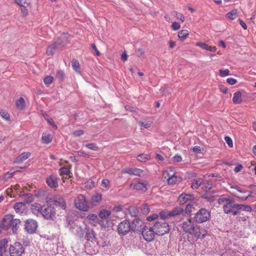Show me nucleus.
<instances>
[{
    "mask_svg": "<svg viewBox=\"0 0 256 256\" xmlns=\"http://www.w3.org/2000/svg\"><path fill=\"white\" fill-rule=\"evenodd\" d=\"M182 228L184 231L194 236L196 238H204V234H202L200 227H198L190 218L183 222Z\"/></svg>",
    "mask_w": 256,
    "mask_h": 256,
    "instance_id": "f257e3e1",
    "label": "nucleus"
},
{
    "mask_svg": "<svg viewBox=\"0 0 256 256\" xmlns=\"http://www.w3.org/2000/svg\"><path fill=\"white\" fill-rule=\"evenodd\" d=\"M20 222L19 219H14L12 215L8 214L4 218L1 224V228L4 230L12 228V232L16 233L19 228Z\"/></svg>",
    "mask_w": 256,
    "mask_h": 256,
    "instance_id": "f03ea898",
    "label": "nucleus"
},
{
    "mask_svg": "<svg viewBox=\"0 0 256 256\" xmlns=\"http://www.w3.org/2000/svg\"><path fill=\"white\" fill-rule=\"evenodd\" d=\"M76 208L82 212H88L91 208L86 200V197L82 194H78L74 199Z\"/></svg>",
    "mask_w": 256,
    "mask_h": 256,
    "instance_id": "7ed1b4c3",
    "label": "nucleus"
},
{
    "mask_svg": "<svg viewBox=\"0 0 256 256\" xmlns=\"http://www.w3.org/2000/svg\"><path fill=\"white\" fill-rule=\"evenodd\" d=\"M41 215L46 220H54L56 218V208L51 204L47 203L43 205Z\"/></svg>",
    "mask_w": 256,
    "mask_h": 256,
    "instance_id": "20e7f679",
    "label": "nucleus"
},
{
    "mask_svg": "<svg viewBox=\"0 0 256 256\" xmlns=\"http://www.w3.org/2000/svg\"><path fill=\"white\" fill-rule=\"evenodd\" d=\"M46 200L48 204H53L62 210H64L66 208V201L61 196L56 195L52 196H46Z\"/></svg>",
    "mask_w": 256,
    "mask_h": 256,
    "instance_id": "39448f33",
    "label": "nucleus"
},
{
    "mask_svg": "<svg viewBox=\"0 0 256 256\" xmlns=\"http://www.w3.org/2000/svg\"><path fill=\"white\" fill-rule=\"evenodd\" d=\"M238 205L232 198H230L226 204L223 206V210L226 214L236 216L238 214Z\"/></svg>",
    "mask_w": 256,
    "mask_h": 256,
    "instance_id": "423d86ee",
    "label": "nucleus"
},
{
    "mask_svg": "<svg viewBox=\"0 0 256 256\" xmlns=\"http://www.w3.org/2000/svg\"><path fill=\"white\" fill-rule=\"evenodd\" d=\"M210 212L206 208L200 209L196 214L194 220L198 223H202L207 221L210 218Z\"/></svg>",
    "mask_w": 256,
    "mask_h": 256,
    "instance_id": "0eeeda50",
    "label": "nucleus"
},
{
    "mask_svg": "<svg viewBox=\"0 0 256 256\" xmlns=\"http://www.w3.org/2000/svg\"><path fill=\"white\" fill-rule=\"evenodd\" d=\"M153 227L156 234L158 236L164 235L170 230L169 226L166 222H156Z\"/></svg>",
    "mask_w": 256,
    "mask_h": 256,
    "instance_id": "6e6552de",
    "label": "nucleus"
},
{
    "mask_svg": "<svg viewBox=\"0 0 256 256\" xmlns=\"http://www.w3.org/2000/svg\"><path fill=\"white\" fill-rule=\"evenodd\" d=\"M24 252V250L23 246L18 242H14L9 248L10 256H22Z\"/></svg>",
    "mask_w": 256,
    "mask_h": 256,
    "instance_id": "1a4fd4ad",
    "label": "nucleus"
},
{
    "mask_svg": "<svg viewBox=\"0 0 256 256\" xmlns=\"http://www.w3.org/2000/svg\"><path fill=\"white\" fill-rule=\"evenodd\" d=\"M142 234L146 241L150 242L154 240L156 233L154 227L152 228L144 226L142 227Z\"/></svg>",
    "mask_w": 256,
    "mask_h": 256,
    "instance_id": "9d476101",
    "label": "nucleus"
},
{
    "mask_svg": "<svg viewBox=\"0 0 256 256\" xmlns=\"http://www.w3.org/2000/svg\"><path fill=\"white\" fill-rule=\"evenodd\" d=\"M130 230V222L127 220L120 222L118 226V232L120 234L125 235Z\"/></svg>",
    "mask_w": 256,
    "mask_h": 256,
    "instance_id": "9b49d317",
    "label": "nucleus"
},
{
    "mask_svg": "<svg viewBox=\"0 0 256 256\" xmlns=\"http://www.w3.org/2000/svg\"><path fill=\"white\" fill-rule=\"evenodd\" d=\"M38 226L36 220L28 219L25 222L24 228L28 234H32L36 232Z\"/></svg>",
    "mask_w": 256,
    "mask_h": 256,
    "instance_id": "f8f14e48",
    "label": "nucleus"
},
{
    "mask_svg": "<svg viewBox=\"0 0 256 256\" xmlns=\"http://www.w3.org/2000/svg\"><path fill=\"white\" fill-rule=\"evenodd\" d=\"M110 214H111V212L108 210H101L99 212L98 216L102 219V220H100V224L102 227H103V228L108 227V224H105L104 223V220H108V219Z\"/></svg>",
    "mask_w": 256,
    "mask_h": 256,
    "instance_id": "ddd939ff",
    "label": "nucleus"
},
{
    "mask_svg": "<svg viewBox=\"0 0 256 256\" xmlns=\"http://www.w3.org/2000/svg\"><path fill=\"white\" fill-rule=\"evenodd\" d=\"M144 224L142 220L138 218H134L131 224H130L131 230L134 232H140L142 230V226Z\"/></svg>",
    "mask_w": 256,
    "mask_h": 256,
    "instance_id": "4468645a",
    "label": "nucleus"
},
{
    "mask_svg": "<svg viewBox=\"0 0 256 256\" xmlns=\"http://www.w3.org/2000/svg\"><path fill=\"white\" fill-rule=\"evenodd\" d=\"M194 200V195L190 194H181L178 198L179 204H184L188 201L192 202Z\"/></svg>",
    "mask_w": 256,
    "mask_h": 256,
    "instance_id": "2eb2a0df",
    "label": "nucleus"
},
{
    "mask_svg": "<svg viewBox=\"0 0 256 256\" xmlns=\"http://www.w3.org/2000/svg\"><path fill=\"white\" fill-rule=\"evenodd\" d=\"M70 36L68 34L64 33L62 34L56 42L59 47L64 46L68 42Z\"/></svg>",
    "mask_w": 256,
    "mask_h": 256,
    "instance_id": "dca6fc26",
    "label": "nucleus"
},
{
    "mask_svg": "<svg viewBox=\"0 0 256 256\" xmlns=\"http://www.w3.org/2000/svg\"><path fill=\"white\" fill-rule=\"evenodd\" d=\"M46 184L51 188H56L58 186V178L56 176L51 175L46 178Z\"/></svg>",
    "mask_w": 256,
    "mask_h": 256,
    "instance_id": "f3484780",
    "label": "nucleus"
},
{
    "mask_svg": "<svg viewBox=\"0 0 256 256\" xmlns=\"http://www.w3.org/2000/svg\"><path fill=\"white\" fill-rule=\"evenodd\" d=\"M43 208V206L40 204L38 203H34L31 204L30 209L32 212L34 214H41L42 209Z\"/></svg>",
    "mask_w": 256,
    "mask_h": 256,
    "instance_id": "a211bd4d",
    "label": "nucleus"
},
{
    "mask_svg": "<svg viewBox=\"0 0 256 256\" xmlns=\"http://www.w3.org/2000/svg\"><path fill=\"white\" fill-rule=\"evenodd\" d=\"M14 208L16 213L22 214L25 211L26 205L24 202H17L14 204Z\"/></svg>",
    "mask_w": 256,
    "mask_h": 256,
    "instance_id": "6ab92c4d",
    "label": "nucleus"
},
{
    "mask_svg": "<svg viewBox=\"0 0 256 256\" xmlns=\"http://www.w3.org/2000/svg\"><path fill=\"white\" fill-rule=\"evenodd\" d=\"M102 200V194H94L90 199V204L92 206H94L98 204Z\"/></svg>",
    "mask_w": 256,
    "mask_h": 256,
    "instance_id": "aec40b11",
    "label": "nucleus"
},
{
    "mask_svg": "<svg viewBox=\"0 0 256 256\" xmlns=\"http://www.w3.org/2000/svg\"><path fill=\"white\" fill-rule=\"evenodd\" d=\"M30 156V154L28 152H24L21 154L20 156H17L14 162L18 164L22 162L24 160L27 159Z\"/></svg>",
    "mask_w": 256,
    "mask_h": 256,
    "instance_id": "412c9836",
    "label": "nucleus"
},
{
    "mask_svg": "<svg viewBox=\"0 0 256 256\" xmlns=\"http://www.w3.org/2000/svg\"><path fill=\"white\" fill-rule=\"evenodd\" d=\"M242 102V93L240 91L236 92L234 94L232 102L234 104H239Z\"/></svg>",
    "mask_w": 256,
    "mask_h": 256,
    "instance_id": "4be33fe9",
    "label": "nucleus"
},
{
    "mask_svg": "<svg viewBox=\"0 0 256 256\" xmlns=\"http://www.w3.org/2000/svg\"><path fill=\"white\" fill-rule=\"evenodd\" d=\"M58 48L59 46L56 44V42H54L48 48L46 52V54L48 56H52L54 54L55 50Z\"/></svg>",
    "mask_w": 256,
    "mask_h": 256,
    "instance_id": "5701e85b",
    "label": "nucleus"
},
{
    "mask_svg": "<svg viewBox=\"0 0 256 256\" xmlns=\"http://www.w3.org/2000/svg\"><path fill=\"white\" fill-rule=\"evenodd\" d=\"M170 217H175L179 216L184 212V210L180 207H176L174 208L172 210L169 211Z\"/></svg>",
    "mask_w": 256,
    "mask_h": 256,
    "instance_id": "b1692460",
    "label": "nucleus"
},
{
    "mask_svg": "<svg viewBox=\"0 0 256 256\" xmlns=\"http://www.w3.org/2000/svg\"><path fill=\"white\" fill-rule=\"evenodd\" d=\"M202 198L208 202H212L214 201L215 198L211 192H206L202 196Z\"/></svg>",
    "mask_w": 256,
    "mask_h": 256,
    "instance_id": "393cba45",
    "label": "nucleus"
},
{
    "mask_svg": "<svg viewBox=\"0 0 256 256\" xmlns=\"http://www.w3.org/2000/svg\"><path fill=\"white\" fill-rule=\"evenodd\" d=\"M16 108L20 110H22L25 108V101L23 98L20 97L16 102Z\"/></svg>",
    "mask_w": 256,
    "mask_h": 256,
    "instance_id": "a878e982",
    "label": "nucleus"
},
{
    "mask_svg": "<svg viewBox=\"0 0 256 256\" xmlns=\"http://www.w3.org/2000/svg\"><path fill=\"white\" fill-rule=\"evenodd\" d=\"M168 178V183L169 184H174L176 183L178 180H180V178H178L176 176H174V174H172L170 176L169 174H167Z\"/></svg>",
    "mask_w": 256,
    "mask_h": 256,
    "instance_id": "bb28decb",
    "label": "nucleus"
},
{
    "mask_svg": "<svg viewBox=\"0 0 256 256\" xmlns=\"http://www.w3.org/2000/svg\"><path fill=\"white\" fill-rule=\"evenodd\" d=\"M52 136L48 134L44 133L42 134V140L44 144H49L52 142Z\"/></svg>",
    "mask_w": 256,
    "mask_h": 256,
    "instance_id": "cd10ccee",
    "label": "nucleus"
},
{
    "mask_svg": "<svg viewBox=\"0 0 256 256\" xmlns=\"http://www.w3.org/2000/svg\"><path fill=\"white\" fill-rule=\"evenodd\" d=\"M20 196H22L24 200L25 203H30L33 201L34 196L31 194H20Z\"/></svg>",
    "mask_w": 256,
    "mask_h": 256,
    "instance_id": "c85d7f7f",
    "label": "nucleus"
},
{
    "mask_svg": "<svg viewBox=\"0 0 256 256\" xmlns=\"http://www.w3.org/2000/svg\"><path fill=\"white\" fill-rule=\"evenodd\" d=\"M134 188L138 190H142L143 192H145L147 190L146 184L142 182H138L136 184L134 185Z\"/></svg>",
    "mask_w": 256,
    "mask_h": 256,
    "instance_id": "c756f323",
    "label": "nucleus"
},
{
    "mask_svg": "<svg viewBox=\"0 0 256 256\" xmlns=\"http://www.w3.org/2000/svg\"><path fill=\"white\" fill-rule=\"evenodd\" d=\"M137 158L138 161L145 162L150 158V156L148 154H142L138 155Z\"/></svg>",
    "mask_w": 256,
    "mask_h": 256,
    "instance_id": "7c9ffc66",
    "label": "nucleus"
},
{
    "mask_svg": "<svg viewBox=\"0 0 256 256\" xmlns=\"http://www.w3.org/2000/svg\"><path fill=\"white\" fill-rule=\"evenodd\" d=\"M226 18L230 20H234L236 19L238 17L237 11L236 10H232V11L228 12L226 15Z\"/></svg>",
    "mask_w": 256,
    "mask_h": 256,
    "instance_id": "2f4dec72",
    "label": "nucleus"
},
{
    "mask_svg": "<svg viewBox=\"0 0 256 256\" xmlns=\"http://www.w3.org/2000/svg\"><path fill=\"white\" fill-rule=\"evenodd\" d=\"M240 210L250 212L252 210V208H251L250 206L249 205L238 204V214L239 213Z\"/></svg>",
    "mask_w": 256,
    "mask_h": 256,
    "instance_id": "473e14b6",
    "label": "nucleus"
},
{
    "mask_svg": "<svg viewBox=\"0 0 256 256\" xmlns=\"http://www.w3.org/2000/svg\"><path fill=\"white\" fill-rule=\"evenodd\" d=\"M202 181L203 180L202 178H198L194 180L192 184V188L194 190L198 189L200 185L202 184Z\"/></svg>",
    "mask_w": 256,
    "mask_h": 256,
    "instance_id": "72a5a7b5",
    "label": "nucleus"
},
{
    "mask_svg": "<svg viewBox=\"0 0 256 256\" xmlns=\"http://www.w3.org/2000/svg\"><path fill=\"white\" fill-rule=\"evenodd\" d=\"M72 65L74 70L76 72H79L80 69V65L79 62L75 59H74L72 61Z\"/></svg>",
    "mask_w": 256,
    "mask_h": 256,
    "instance_id": "f704fd0d",
    "label": "nucleus"
},
{
    "mask_svg": "<svg viewBox=\"0 0 256 256\" xmlns=\"http://www.w3.org/2000/svg\"><path fill=\"white\" fill-rule=\"evenodd\" d=\"M189 34V32L187 30H182L178 33V36L182 40H184Z\"/></svg>",
    "mask_w": 256,
    "mask_h": 256,
    "instance_id": "c9c22d12",
    "label": "nucleus"
},
{
    "mask_svg": "<svg viewBox=\"0 0 256 256\" xmlns=\"http://www.w3.org/2000/svg\"><path fill=\"white\" fill-rule=\"evenodd\" d=\"M20 6L26 8L29 4L28 0H14Z\"/></svg>",
    "mask_w": 256,
    "mask_h": 256,
    "instance_id": "e433bc0d",
    "label": "nucleus"
},
{
    "mask_svg": "<svg viewBox=\"0 0 256 256\" xmlns=\"http://www.w3.org/2000/svg\"><path fill=\"white\" fill-rule=\"evenodd\" d=\"M56 78L60 81L63 80L64 78V72L60 70H58L56 72Z\"/></svg>",
    "mask_w": 256,
    "mask_h": 256,
    "instance_id": "4c0bfd02",
    "label": "nucleus"
},
{
    "mask_svg": "<svg viewBox=\"0 0 256 256\" xmlns=\"http://www.w3.org/2000/svg\"><path fill=\"white\" fill-rule=\"evenodd\" d=\"M170 212L168 210L162 211L160 212V216L162 220L168 218L170 216Z\"/></svg>",
    "mask_w": 256,
    "mask_h": 256,
    "instance_id": "58836bf2",
    "label": "nucleus"
},
{
    "mask_svg": "<svg viewBox=\"0 0 256 256\" xmlns=\"http://www.w3.org/2000/svg\"><path fill=\"white\" fill-rule=\"evenodd\" d=\"M59 172L60 175L68 176L70 173V170L66 167L60 168Z\"/></svg>",
    "mask_w": 256,
    "mask_h": 256,
    "instance_id": "ea45409f",
    "label": "nucleus"
},
{
    "mask_svg": "<svg viewBox=\"0 0 256 256\" xmlns=\"http://www.w3.org/2000/svg\"><path fill=\"white\" fill-rule=\"evenodd\" d=\"M129 213L131 216H136L138 214V210L134 206H130L128 208Z\"/></svg>",
    "mask_w": 256,
    "mask_h": 256,
    "instance_id": "a19ab883",
    "label": "nucleus"
},
{
    "mask_svg": "<svg viewBox=\"0 0 256 256\" xmlns=\"http://www.w3.org/2000/svg\"><path fill=\"white\" fill-rule=\"evenodd\" d=\"M0 114L1 116L6 120H8L10 118L9 114L6 111L3 110H0Z\"/></svg>",
    "mask_w": 256,
    "mask_h": 256,
    "instance_id": "79ce46f5",
    "label": "nucleus"
},
{
    "mask_svg": "<svg viewBox=\"0 0 256 256\" xmlns=\"http://www.w3.org/2000/svg\"><path fill=\"white\" fill-rule=\"evenodd\" d=\"M219 73H220V75L222 77H224V76H227L230 75V72L228 69H226V70L220 69L219 70Z\"/></svg>",
    "mask_w": 256,
    "mask_h": 256,
    "instance_id": "37998d69",
    "label": "nucleus"
},
{
    "mask_svg": "<svg viewBox=\"0 0 256 256\" xmlns=\"http://www.w3.org/2000/svg\"><path fill=\"white\" fill-rule=\"evenodd\" d=\"M86 147L88 148L94 150H97L98 149V146H96V145L94 143H90L86 144Z\"/></svg>",
    "mask_w": 256,
    "mask_h": 256,
    "instance_id": "c03bdc74",
    "label": "nucleus"
},
{
    "mask_svg": "<svg viewBox=\"0 0 256 256\" xmlns=\"http://www.w3.org/2000/svg\"><path fill=\"white\" fill-rule=\"evenodd\" d=\"M133 172L134 175L140 176L143 174L144 171L140 168H134Z\"/></svg>",
    "mask_w": 256,
    "mask_h": 256,
    "instance_id": "a18cd8bd",
    "label": "nucleus"
},
{
    "mask_svg": "<svg viewBox=\"0 0 256 256\" xmlns=\"http://www.w3.org/2000/svg\"><path fill=\"white\" fill-rule=\"evenodd\" d=\"M54 80V78L52 76H46L44 80V82L46 84H50Z\"/></svg>",
    "mask_w": 256,
    "mask_h": 256,
    "instance_id": "49530a36",
    "label": "nucleus"
},
{
    "mask_svg": "<svg viewBox=\"0 0 256 256\" xmlns=\"http://www.w3.org/2000/svg\"><path fill=\"white\" fill-rule=\"evenodd\" d=\"M196 45L200 47L202 50H206V49L208 48V45L202 42H197Z\"/></svg>",
    "mask_w": 256,
    "mask_h": 256,
    "instance_id": "de8ad7c7",
    "label": "nucleus"
},
{
    "mask_svg": "<svg viewBox=\"0 0 256 256\" xmlns=\"http://www.w3.org/2000/svg\"><path fill=\"white\" fill-rule=\"evenodd\" d=\"M102 186L108 188H110V181L107 179H104L102 182Z\"/></svg>",
    "mask_w": 256,
    "mask_h": 256,
    "instance_id": "09e8293b",
    "label": "nucleus"
},
{
    "mask_svg": "<svg viewBox=\"0 0 256 256\" xmlns=\"http://www.w3.org/2000/svg\"><path fill=\"white\" fill-rule=\"evenodd\" d=\"M175 16L178 20H180L182 22L184 20V16L179 12H175Z\"/></svg>",
    "mask_w": 256,
    "mask_h": 256,
    "instance_id": "8fccbe9b",
    "label": "nucleus"
},
{
    "mask_svg": "<svg viewBox=\"0 0 256 256\" xmlns=\"http://www.w3.org/2000/svg\"><path fill=\"white\" fill-rule=\"evenodd\" d=\"M86 218L90 220L94 221L98 219V216L94 214H90Z\"/></svg>",
    "mask_w": 256,
    "mask_h": 256,
    "instance_id": "3c124183",
    "label": "nucleus"
},
{
    "mask_svg": "<svg viewBox=\"0 0 256 256\" xmlns=\"http://www.w3.org/2000/svg\"><path fill=\"white\" fill-rule=\"evenodd\" d=\"M224 140H226V144L230 147V148L232 147V146H233L232 141L230 136H225Z\"/></svg>",
    "mask_w": 256,
    "mask_h": 256,
    "instance_id": "603ef678",
    "label": "nucleus"
},
{
    "mask_svg": "<svg viewBox=\"0 0 256 256\" xmlns=\"http://www.w3.org/2000/svg\"><path fill=\"white\" fill-rule=\"evenodd\" d=\"M230 198H220L218 200V202L219 204H222L224 203L226 204L227 202H228V200H229Z\"/></svg>",
    "mask_w": 256,
    "mask_h": 256,
    "instance_id": "864d4df0",
    "label": "nucleus"
},
{
    "mask_svg": "<svg viewBox=\"0 0 256 256\" xmlns=\"http://www.w3.org/2000/svg\"><path fill=\"white\" fill-rule=\"evenodd\" d=\"M45 118L47 120L48 122L50 125H52L55 129H57V126L54 124V120L52 118Z\"/></svg>",
    "mask_w": 256,
    "mask_h": 256,
    "instance_id": "5fc2aeb1",
    "label": "nucleus"
},
{
    "mask_svg": "<svg viewBox=\"0 0 256 256\" xmlns=\"http://www.w3.org/2000/svg\"><path fill=\"white\" fill-rule=\"evenodd\" d=\"M212 183L206 182L204 183V188L206 190H210L212 188Z\"/></svg>",
    "mask_w": 256,
    "mask_h": 256,
    "instance_id": "6e6d98bb",
    "label": "nucleus"
},
{
    "mask_svg": "<svg viewBox=\"0 0 256 256\" xmlns=\"http://www.w3.org/2000/svg\"><path fill=\"white\" fill-rule=\"evenodd\" d=\"M180 27V24L178 22H174L172 24V28L174 30H179Z\"/></svg>",
    "mask_w": 256,
    "mask_h": 256,
    "instance_id": "4d7b16f0",
    "label": "nucleus"
},
{
    "mask_svg": "<svg viewBox=\"0 0 256 256\" xmlns=\"http://www.w3.org/2000/svg\"><path fill=\"white\" fill-rule=\"evenodd\" d=\"M226 82H228V83L230 84V85H234V84H236L237 82V80L236 79H234V78H228L227 80H226Z\"/></svg>",
    "mask_w": 256,
    "mask_h": 256,
    "instance_id": "13d9d810",
    "label": "nucleus"
},
{
    "mask_svg": "<svg viewBox=\"0 0 256 256\" xmlns=\"http://www.w3.org/2000/svg\"><path fill=\"white\" fill-rule=\"evenodd\" d=\"M84 134V132L82 130H78L74 132V135L76 136H79L82 135Z\"/></svg>",
    "mask_w": 256,
    "mask_h": 256,
    "instance_id": "bf43d9fd",
    "label": "nucleus"
},
{
    "mask_svg": "<svg viewBox=\"0 0 256 256\" xmlns=\"http://www.w3.org/2000/svg\"><path fill=\"white\" fill-rule=\"evenodd\" d=\"M158 215L157 214H153L151 216H150L148 217V220L149 221H152L158 218Z\"/></svg>",
    "mask_w": 256,
    "mask_h": 256,
    "instance_id": "052dcab7",
    "label": "nucleus"
},
{
    "mask_svg": "<svg viewBox=\"0 0 256 256\" xmlns=\"http://www.w3.org/2000/svg\"><path fill=\"white\" fill-rule=\"evenodd\" d=\"M172 159L175 162H180L182 160V157L179 155H176Z\"/></svg>",
    "mask_w": 256,
    "mask_h": 256,
    "instance_id": "680f3d73",
    "label": "nucleus"
},
{
    "mask_svg": "<svg viewBox=\"0 0 256 256\" xmlns=\"http://www.w3.org/2000/svg\"><path fill=\"white\" fill-rule=\"evenodd\" d=\"M134 169V168H126L124 171V172L128 174H129L130 175H132V174L134 175V172H133Z\"/></svg>",
    "mask_w": 256,
    "mask_h": 256,
    "instance_id": "e2e57ef3",
    "label": "nucleus"
},
{
    "mask_svg": "<svg viewBox=\"0 0 256 256\" xmlns=\"http://www.w3.org/2000/svg\"><path fill=\"white\" fill-rule=\"evenodd\" d=\"M242 166L241 164L238 165L234 168V172H238L242 170Z\"/></svg>",
    "mask_w": 256,
    "mask_h": 256,
    "instance_id": "0e129e2a",
    "label": "nucleus"
},
{
    "mask_svg": "<svg viewBox=\"0 0 256 256\" xmlns=\"http://www.w3.org/2000/svg\"><path fill=\"white\" fill-rule=\"evenodd\" d=\"M78 154L80 156H84V157H88V155L84 151L80 150L78 152Z\"/></svg>",
    "mask_w": 256,
    "mask_h": 256,
    "instance_id": "69168bd1",
    "label": "nucleus"
},
{
    "mask_svg": "<svg viewBox=\"0 0 256 256\" xmlns=\"http://www.w3.org/2000/svg\"><path fill=\"white\" fill-rule=\"evenodd\" d=\"M239 22H240V24L242 26V28L244 30H246L247 28V26H246V23L242 20H240V19L239 20Z\"/></svg>",
    "mask_w": 256,
    "mask_h": 256,
    "instance_id": "338daca9",
    "label": "nucleus"
},
{
    "mask_svg": "<svg viewBox=\"0 0 256 256\" xmlns=\"http://www.w3.org/2000/svg\"><path fill=\"white\" fill-rule=\"evenodd\" d=\"M140 126H142L144 128H148L150 126V124L149 123H144V122H140Z\"/></svg>",
    "mask_w": 256,
    "mask_h": 256,
    "instance_id": "774afa93",
    "label": "nucleus"
}]
</instances>
